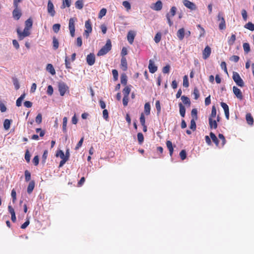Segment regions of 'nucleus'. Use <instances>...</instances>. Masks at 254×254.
Segmentation results:
<instances>
[{
    "label": "nucleus",
    "mask_w": 254,
    "mask_h": 254,
    "mask_svg": "<svg viewBox=\"0 0 254 254\" xmlns=\"http://www.w3.org/2000/svg\"><path fill=\"white\" fill-rule=\"evenodd\" d=\"M112 49V43L110 39L107 40L104 45L97 53V56H102L107 54Z\"/></svg>",
    "instance_id": "obj_1"
},
{
    "label": "nucleus",
    "mask_w": 254,
    "mask_h": 254,
    "mask_svg": "<svg viewBox=\"0 0 254 254\" xmlns=\"http://www.w3.org/2000/svg\"><path fill=\"white\" fill-rule=\"evenodd\" d=\"M17 34L19 40H22L24 38L29 36L30 35V31L28 30L27 28H24L23 31H22L19 28L16 29Z\"/></svg>",
    "instance_id": "obj_2"
},
{
    "label": "nucleus",
    "mask_w": 254,
    "mask_h": 254,
    "mask_svg": "<svg viewBox=\"0 0 254 254\" xmlns=\"http://www.w3.org/2000/svg\"><path fill=\"white\" fill-rule=\"evenodd\" d=\"M85 30L84 32V35H85L86 38H88L90 33L92 32V28L91 26V22L90 19H88L85 21Z\"/></svg>",
    "instance_id": "obj_3"
},
{
    "label": "nucleus",
    "mask_w": 254,
    "mask_h": 254,
    "mask_svg": "<svg viewBox=\"0 0 254 254\" xmlns=\"http://www.w3.org/2000/svg\"><path fill=\"white\" fill-rule=\"evenodd\" d=\"M232 77L237 85L241 87L244 86V82L238 73L234 72Z\"/></svg>",
    "instance_id": "obj_4"
},
{
    "label": "nucleus",
    "mask_w": 254,
    "mask_h": 254,
    "mask_svg": "<svg viewBox=\"0 0 254 254\" xmlns=\"http://www.w3.org/2000/svg\"><path fill=\"white\" fill-rule=\"evenodd\" d=\"M76 20V18H70L69 20L68 28L70 35L72 37L75 35V22Z\"/></svg>",
    "instance_id": "obj_5"
},
{
    "label": "nucleus",
    "mask_w": 254,
    "mask_h": 254,
    "mask_svg": "<svg viewBox=\"0 0 254 254\" xmlns=\"http://www.w3.org/2000/svg\"><path fill=\"white\" fill-rule=\"evenodd\" d=\"M59 91L62 96H64L66 91L68 89V86L64 82L60 83L58 85Z\"/></svg>",
    "instance_id": "obj_6"
},
{
    "label": "nucleus",
    "mask_w": 254,
    "mask_h": 254,
    "mask_svg": "<svg viewBox=\"0 0 254 254\" xmlns=\"http://www.w3.org/2000/svg\"><path fill=\"white\" fill-rule=\"evenodd\" d=\"M47 11L50 15L53 17L55 16L56 11L54 9V6L51 0H49L47 5Z\"/></svg>",
    "instance_id": "obj_7"
},
{
    "label": "nucleus",
    "mask_w": 254,
    "mask_h": 254,
    "mask_svg": "<svg viewBox=\"0 0 254 254\" xmlns=\"http://www.w3.org/2000/svg\"><path fill=\"white\" fill-rule=\"evenodd\" d=\"M183 4L186 7L191 10H195L196 9L195 4L189 0H184Z\"/></svg>",
    "instance_id": "obj_8"
},
{
    "label": "nucleus",
    "mask_w": 254,
    "mask_h": 254,
    "mask_svg": "<svg viewBox=\"0 0 254 254\" xmlns=\"http://www.w3.org/2000/svg\"><path fill=\"white\" fill-rule=\"evenodd\" d=\"M86 62L89 65H92L95 64V56L93 53H90L87 56Z\"/></svg>",
    "instance_id": "obj_9"
},
{
    "label": "nucleus",
    "mask_w": 254,
    "mask_h": 254,
    "mask_svg": "<svg viewBox=\"0 0 254 254\" xmlns=\"http://www.w3.org/2000/svg\"><path fill=\"white\" fill-rule=\"evenodd\" d=\"M233 91L234 94L236 95L237 98L241 100L243 98L242 93L240 89L236 86H233Z\"/></svg>",
    "instance_id": "obj_10"
},
{
    "label": "nucleus",
    "mask_w": 254,
    "mask_h": 254,
    "mask_svg": "<svg viewBox=\"0 0 254 254\" xmlns=\"http://www.w3.org/2000/svg\"><path fill=\"white\" fill-rule=\"evenodd\" d=\"M211 53V48L208 46H206L202 52L203 59H207L210 56Z\"/></svg>",
    "instance_id": "obj_11"
},
{
    "label": "nucleus",
    "mask_w": 254,
    "mask_h": 254,
    "mask_svg": "<svg viewBox=\"0 0 254 254\" xmlns=\"http://www.w3.org/2000/svg\"><path fill=\"white\" fill-rule=\"evenodd\" d=\"M135 36V33L134 31L130 30L128 32L127 35V39L128 43L130 44H132L134 41Z\"/></svg>",
    "instance_id": "obj_12"
},
{
    "label": "nucleus",
    "mask_w": 254,
    "mask_h": 254,
    "mask_svg": "<svg viewBox=\"0 0 254 254\" xmlns=\"http://www.w3.org/2000/svg\"><path fill=\"white\" fill-rule=\"evenodd\" d=\"M162 2L161 0H158L153 5L151 6V8L156 11L161 10L162 8Z\"/></svg>",
    "instance_id": "obj_13"
},
{
    "label": "nucleus",
    "mask_w": 254,
    "mask_h": 254,
    "mask_svg": "<svg viewBox=\"0 0 254 254\" xmlns=\"http://www.w3.org/2000/svg\"><path fill=\"white\" fill-rule=\"evenodd\" d=\"M121 68L124 71L127 69V63L126 57H122L121 61Z\"/></svg>",
    "instance_id": "obj_14"
},
{
    "label": "nucleus",
    "mask_w": 254,
    "mask_h": 254,
    "mask_svg": "<svg viewBox=\"0 0 254 254\" xmlns=\"http://www.w3.org/2000/svg\"><path fill=\"white\" fill-rule=\"evenodd\" d=\"M185 35V30L184 28H180L177 32V36L178 39L182 41L184 38Z\"/></svg>",
    "instance_id": "obj_15"
},
{
    "label": "nucleus",
    "mask_w": 254,
    "mask_h": 254,
    "mask_svg": "<svg viewBox=\"0 0 254 254\" xmlns=\"http://www.w3.org/2000/svg\"><path fill=\"white\" fill-rule=\"evenodd\" d=\"M148 68L150 72L152 73L155 72L157 70V67L154 64L153 62L151 60L149 61Z\"/></svg>",
    "instance_id": "obj_16"
},
{
    "label": "nucleus",
    "mask_w": 254,
    "mask_h": 254,
    "mask_svg": "<svg viewBox=\"0 0 254 254\" xmlns=\"http://www.w3.org/2000/svg\"><path fill=\"white\" fill-rule=\"evenodd\" d=\"M22 13L20 9H14L12 11L13 17L16 19L18 20L21 16Z\"/></svg>",
    "instance_id": "obj_17"
},
{
    "label": "nucleus",
    "mask_w": 254,
    "mask_h": 254,
    "mask_svg": "<svg viewBox=\"0 0 254 254\" xmlns=\"http://www.w3.org/2000/svg\"><path fill=\"white\" fill-rule=\"evenodd\" d=\"M64 155L66 158H65V160L61 161L59 166V168L63 167V165L65 164V163L68 160L70 155L69 149H67L66 150L65 154Z\"/></svg>",
    "instance_id": "obj_18"
},
{
    "label": "nucleus",
    "mask_w": 254,
    "mask_h": 254,
    "mask_svg": "<svg viewBox=\"0 0 254 254\" xmlns=\"http://www.w3.org/2000/svg\"><path fill=\"white\" fill-rule=\"evenodd\" d=\"M209 125L211 129H216L217 127V121L213 120L211 118H209Z\"/></svg>",
    "instance_id": "obj_19"
},
{
    "label": "nucleus",
    "mask_w": 254,
    "mask_h": 254,
    "mask_svg": "<svg viewBox=\"0 0 254 254\" xmlns=\"http://www.w3.org/2000/svg\"><path fill=\"white\" fill-rule=\"evenodd\" d=\"M166 146L169 151L170 155L172 156L174 151L172 142L170 140H167L166 141Z\"/></svg>",
    "instance_id": "obj_20"
},
{
    "label": "nucleus",
    "mask_w": 254,
    "mask_h": 254,
    "mask_svg": "<svg viewBox=\"0 0 254 254\" xmlns=\"http://www.w3.org/2000/svg\"><path fill=\"white\" fill-rule=\"evenodd\" d=\"M246 119L247 123L249 125L252 126V125H253V124H254V119H253V117H252V116L251 115V114L250 113L247 114V115L246 116Z\"/></svg>",
    "instance_id": "obj_21"
},
{
    "label": "nucleus",
    "mask_w": 254,
    "mask_h": 254,
    "mask_svg": "<svg viewBox=\"0 0 254 254\" xmlns=\"http://www.w3.org/2000/svg\"><path fill=\"white\" fill-rule=\"evenodd\" d=\"M84 6L83 0H78L75 2V6L78 9H81Z\"/></svg>",
    "instance_id": "obj_22"
},
{
    "label": "nucleus",
    "mask_w": 254,
    "mask_h": 254,
    "mask_svg": "<svg viewBox=\"0 0 254 254\" xmlns=\"http://www.w3.org/2000/svg\"><path fill=\"white\" fill-rule=\"evenodd\" d=\"M33 24L32 20L31 18L28 19L25 22V28H27L28 30L30 31V29L32 28Z\"/></svg>",
    "instance_id": "obj_23"
},
{
    "label": "nucleus",
    "mask_w": 254,
    "mask_h": 254,
    "mask_svg": "<svg viewBox=\"0 0 254 254\" xmlns=\"http://www.w3.org/2000/svg\"><path fill=\"white\" fill-rule=\"evenodd\" d=\"M46 69L52 75H55L56 74L55 70L53 65L52 64H48L47 65Z\"/></svg>",
    "instance_id": "obj_24"
},
{
    "label": "nucleus",
    "mask_w": 254,
    "mask_h": 254,
    "mask_svg": "<svg viewBox=\"0 0 254 254\" xmlns=\"http://www.w3.org/2000/svg\"><path fill=\"white\" fill-rule=\"evenodd\" d=\"M131 89L129 86H126L123 90L124 97H128Z\"/></svg>",
    "instance_id": "obj_25"
},
{
    "label": "nucleus",
    "mask_w": 254,
    "mask_h": 254,
    "mask_svg": "<svg viewBox=\"0 0 254 254\" xmlns=\"http://www.w3.org/2000/svg\"><path fill=\"white\" fill-rule=\"evenodd\" d=\"M35 187V183L33 181H31L27 187V192L29 194H30L32 191L33 190Z\"/></svg>",
    "instance_id": "obj_26"
},
{
    "label": "nucleus",
    "mask_w": 254,
    "mask_h": 254,
    "mask_svg": "<svg viewBox=\"0 0 254 254\" xmlns=\"http://www.w3.org/2000/svg\"><path fill=\"white\" fill-rule=\"evenodd\" d=\"M179 110H180V115L182 117H185V114H186L185 107L183 106V105L181 103L179 104Z\"/></svg>",
    "instance_id": "obj_27"
},
{
    "label": "nucleus",
    "mask_w": 254,
    "mask_h": 254,
    "mask_svg": "<svg viewBox=\"0 0 254 254\" xmlns=\"http://www.w3.org/2000/svg\"><path fill=\"white\" fill-rule=\"evenodd\" d=\"M71 5V0H63V3L61 8L64 9L66 7H69Z\"/></svg>",
    "instance_id": "obj_28"
},
{
    "label": "nucleus",
    "mask_w": 254,
    "mask_h": 254,
    "mask_svg": "<svg viewBox=\"0 0 254 254\" xmlns=\"http://www.w3.org/2000/svg\"><path fill=\"white\" fill-rule=\"evenodd\" d=\"M25 93H23L20 96V97H19L17 100H16V105L18 107H20L21 106V103H22V101H23V100L25 98Z\"/></svg>",
    "instance_id": "obj_29"
},
{
    "label": "nucleus",
    "mask_w": 254,
    "mask_h": 254,
    "mask_svg": "<svg viewBox=\"0 0 254 254\" xmlns=\"http://www.w3.org/2000/svg\"><path fill=\"white\" fill-rule=\"evenodd\" d=\"M210 136L211 139L212 140V141L215 143L216 145L217 146H218L219 140H218L217 137H216V136L215 135V134L214 133L211 132L210 133Z\"/></svg>",
    "instance_id": "obj_30"
},
{
    "label": "nucleus",
    "mask_w": 254,
    "mask_h": 254,
    "mask_svg": "<svg viewBox=\"0 0 254 254\" xmlns=\"http://www.w3.org/2000/svg\"><path fill=\"white\" fill-rule=\"evenodd\" d=\"M11 120L5 119L3 123V127L5 129L8 130L9 129L11 123Z\"/></svg>",
    "instance_id": "obj_31"
},
{
    "label": "nucleus",
    "mask_w": 254,
    "mask_h": 254,
    "mask_svg": "<svg viewBox=\"0 0 254 254\" xmlns=\"http://www.w3.org/2000/svg\"><path fill=\"white\" fill-rule=\"evenodd\" d=\"M144 113L146 115H149L150 112V104L147 102L144 105Z\"/></svg>",
    "instance_id": "obj_32"
},
{
    "label": "nucleus",
    "mask_w": 254,
    "mask_h": 254,
    "mask_svg": "<svg viewBox=\"0 0 254 254\" xmlns=\"http://www.w3.org/2000/svg\"><path fill=\"white\" fill-rule=\"evenodd\" d=\"M181 100L184 104L188 105L189 106H190V99L188 97L185 96L184 95L182 96L181 97Z\"/></svg>",
    "instance_id": "obj_33"
},
{
    "label": "nucleus",
    "mask_w": 254,
    "mask_h": 254,
    "mask_svg": "<svg viewBox=\"0 0 254 254\" xmlns=\"http://www.w3.org/2000/svg\"><path fill=\"white\" fill-rule=\"evenodd\" d=\"M236 40V35L235 34H232L230 37L229 38L228 40V43L229 45L231 46L233 45Z\"/></svg>",
    "instance_id": "obj_34"
},
{
    "label": "nucleus",
    "mask_w": 254,
    "mask_h": 254,
    "mask_svg": "<svg viewBox=\"0 0 254 254\" xmlns=\"http://www.w3.org/2000/svg\"><path fill=\"white\" fill-rule=\"evenodd\" d=\"M127 76L125 73H123L121 76V82L122 84L126 85L127 84Z\"/></svg>",
    "instance_id": "obj_35"
},
{
    "label": "nucleus",
    "mask_w": 254,
    "mask_h": 254,
    "mask_svg": "<svg viewBox=\"0 0 254 254\" xmlns=\"http://www.w3.org/2000/svg\"><path fill=\"white\" fill-rule=\"evenodd\" d=\"M53 46L55 50L58 49L59 46V41L55 37L53 38Z\"/></svg>",
    "instance_id": "obj_36"
},
{
    "label": "nucleus",
    "mask_w": 254,
    "mask_h": 254,
    "mask_svg": "<svg viewBox=\"0 0 254 254\" xmlns=\"http://www.w3.org/2000/svg\"><path fill=\"white\" fill-rule=\"evenodd\" d=\"M244 27L251 31H254V24L252 23L251 22H249L245 24Z\"/></svg>",
    "instance_id": "obj_37"
},
{
    "label": "nucleus",
    "mask_w": 254,
    "mask_h": 254,
    "mask_svg": "<svg viewBox=\"0 0 254 254\" xmlns=\"http://www.w3.org/2000/svg\"><path fill=\"white\" fill-rule=\"evenodd\" d=\"M161 33L160 32H158L155 35L154 40L156 43H158L160 42L161 40Z\"/></svg>",
    "instance_id": "obj_38"
},
{
    "label": "nucleus",
    "mask_w": 254,
    "mask_h": 254,
    "mask_svg": "<svg viewBox=\"0 0 254 254\" xmlns=\"http://www.w3.org/2000/svg\"><path fill=\"white\" fill-rule=\"evenodd\" d=\"M56 156L57 157L60 156V158L62 159V160H65V158H66L64 152L61 150H60L57 152Z\"/></svg>",
    "instance_id": "obj_39"
},
{
    "label": "nucleus",
    "mask_w": 254,
    "mask_h": 254,
    "mask_svg": "<svg viewBox=\"0 0 254 254\" xmlns=\"http://www.w3.org/2000/svg\"><path fill=\"white\" fill-rule=\"evenodd\" d=\"M67 122V118L66 117H64L63 118V130L64 132H66V125Z\"/></svg>",
    "instance_id": "obj_40"
},
{
    "label": "nucleus",
    "mask_w": 254,
    "mask_h": 254,
    "mask_svg": "<svg viewBox=\"0 0 254 254\" xmlns=\"http://www.w3.org/2000/svg\"><path fill=\"white\" fill-rule=\"evenodd\" d=\"M243 48L246 53H248L250 51V46L249 43H245L243 44Z\"/></svg>",
    "instance_id": "obj_41"
},
{
    "label": "nucleus",
    "mask_w": 254,
    "mask_h": 254,
    "mask_svg": "<svg viewBox=\"0 0 254 254\" xmlns=\"http://www.w3.org/2000/svg\"><path fill=\"white\" fill-rule=\"evenodd\" d=\"M183 86L185 87H188L189 86V82L187 75H185L183 77Z\"/></svg>",
    "instance_id": "obj_42"
},
{
    "label": "nucleus",
    "mask_w": 254,
    "mask_h": 254,
    "mask_svg": "<svg viewBox=\"0 0 254 254\" xmlns=\"http://www.w3.org/2000/svg\"><path fill=\"white\" fill-rule=\"evenodd\" d=\"M137 139L140 144H142L144 140L143 135L142 133L139 132L137 133Z\"/></svg>",
    "instance_id": "obj_43"
},
{
    "label": "nucleus",
    "mask_w": 254,
    "mask_h": 254,
    "mask_svg": "<svg viewBox=\"0 0 254 254\" xmlns=\"http://www.w3.org/2000/svg\"><path fill=\"white\" fill-rule=\"evenodd\" d=\"M216 116V109L215 106H213L212 107L211 113L209 118H211V119L214 118Z\"/></svg>",
    "instance_id": "obj_44"
},
{
    "label": "nucleus",
    "mask_w": 254,
    "mask_h": 254,
    "mask_svg": "<svg viewBox=\"0 0 254 254\" xmlns=\"http://www.w3.org/2000/svg\"><path fill=\"white\" fill-rule=\"evenodd\" d=\"M61 28V25L60 24H55L53 26V30L54 32L57 33L59 31Z\"/></svg>",
    "instance_id": "obj_45"
},
{
    "label": "nucleus",
    "mask_w": 254,
    "mask_h": 254,
    "mask_svg": "<svg viewBox=\"0 0 254 254\" xmlns=\"http://www.w3.org/2000/svg\"><path fill=\"white\" fill-rule=\"evenodd\" d=\"M193 94L194 96V98L197 100L199 97V90L197 88H194L193 92Z\"/></svg>",
    "instance_id": "obj_46"
},
{
    "label": "nucleus",
    "mask_w": 254,
    "mask_h": 254,
    "mask_svg": "<svg viewBox=\"0 0 254 254\" xmlns=\"http://www.w3.org/2000/svg\"><path fill=\"white\" fill-rule=\"evenodd\" d=\"M219 28L220 30H224L226 28V24L224 19H222V20H221V22L219 25Z\"/></svg>",
    "instance_id": "obj_47"
},
{
    "label": "nucleus",
    "mask_w": 254,
    "mask_h": 254,
    "mask_svg": "<svg viewBox=\"0 0 254 254\" xmlns=\"http://www.w3.org/2000/svg\"><path fill=\"white\" fill-rule=\"evenodd\" d=\"M24 174H25V181L26 182L29 181L31 179L30 173L28 170H26L24 172Z\"/></svg>",
    "instance_id": "obj_48"
},
{
    "label": "nucleus",
    "mask_w": 254,
    "mask_h": 254,
    "mask_svg": "<svg viewBox=\"0 0 254 254\" xmlns=\"http://www.w3.org/2000/svg\"><path fill=\"white\" fill-rule=\"evenodd\" d=\"M177 8L175 6H172L170 9V17H173L176 13Z\"/></svg>",
    "instance_id": "obj_49"
},
{
    "label": "nucleus",
    "mask_w": 254,
    "mask_h": 254,
    "mask_svg": "<svg viewBox=\"0 0 254 254\" xmlns=\"http://www.w3.org/2000/svg\"><path fill=\"white\" fill-rule=\"evenodd\" d=\"M180 156L182 160H185L187 157V153L185 150H182L180 153Z\"/></svg>",
    "instance_id": "obj_50"
},
{
    "label": "nucleus",
    "mask_w": 254,
    "mask_h": 254,
    "mask_svg": "<svg viewBox=\"0 0 254 254\" xmlns=\"http://www.w3.org/2000/svg\"><path fill=\"white\" fill-rule=\"evenodd\" d=\"M107 10L106 8H102L100 10L98 17L99 18H102L103 16H105L106 14Z\"/></svg>",
    "instance_id": "obj_51"
},
{
    "label": "nucleus",
    "mask_w": 254,
    "mask_h": 254,
    "mask_svg": "<svg viewBox=\"0 0 254 254\" xmlns=\"http://www.w3.org/2000/svg\"><path fill=\"white\" fill-rule=\"evenodd\" d=\"M221 106L224 109V113L229 112V107L226 103L224 102H221Z\"/></svg>",
    "instance_id": "obj_52"
},
{
    "label": "nucleus",
    "mask_w": 254,
    "mask_h": 254,
    "mask_svg": "<svg viewBox=\"0 0 254 254\" xmlns=\"http://www.w3.org/2000/svg\"><path fill=\"white\" fill-rule=\"evenodd\" d=\"M42 116L41 114H38L37 116L36 117L35 119V122L38 124H40L42 123Z\"/></svg>",
    "instance_id": "obj_53"
},
{
    "label": "nucleus",
    "mask_w": 254,
    "mask_h": 254,
    "mask_svg": "<svg viewBox=\"0 0 254 254\" xmlns=\"http://www.w3.org/2000/svg\"><path fill=\"white\" fill-rule=\"evenodd\" d=\"M65 65L66 68H71L70 63L69 61V59L67 56H66L65 58Z\"/></svg>",
    "instance_id": "obj_54"
},
{
    "label": "nucleus",
    "mask_w": 254,
    "mask_h": 254,
    "mask_svg": "<svg viewBox=\"0 0 254 254\" xmlns=\"http://www.w3.org/2000/svg\"><path fill=\"white\" fill-rule=\"evenodd\" d=\"M11 197L12 198L13 203H15L16 200V192L14 189H13L11 191Z\"/></svg>",
    "instance_id": "obj_55"
},
{
    "label": "nucleus",
    "mask_w": 254,
    "mask_h": 254,
    "mask_svg": "<svg viewBox=\"0 0 254 254\" xmlns=\"http://www.w3.org/2000/svg\"><path fill=\"white\" fill-rule=\"evenodd\" d=\"M123 6L127 8V9L129 10L131 8V6L130 3L127 1H124L123 2Z\"/></svg>",
    "instance_id": "obj_56"
},
{
    "label": "nucleus",
    "mask_w": 254,
    "mask_h": 254,
    "mask_svg": "<svg viewBox=\"0 0 254 254\" xmlns=\"http://www.w3.org/2000/svg\"><path fill=\"white\" fill-rule=\"evenodd\" d=\"M112 74L113 75V78L114 80L116 81L118 79V72L117 70L116 69H113L112 70Z\"/></svg>",
    "instance_id": "obj_57"
},
{
    "label": "nucleus",
    "mask_w": 254,
    "mask_h": 254,
    "mask_svg": "<svg viewBox=\"0 0 254 254\" xmlns=\"http://www.w3.org/2000/svg\"><path fill=\"white\" fill-rule=\"evenodd\" d=\"M190 128L192 130L196 129V124L194 119H192L190 121Z\"/></svg>",
    "instance_id": "obj_58"
},
{
    "label": "nucleus",
    "mask_w": 254,
    "mask_h": 254,
    "mask_svg": "<svg viewBox=\"0 0 254 254\" xmlns=\"http://www.w3.org/2000/svg\"><path fill=\"white\" fill-rule=\"evenodd\" d=\"M140 122L142 126H144V125H145V119L144 115L143 113L141 114L140 117Z\"/></svg>",
    "instance_id": "obj_59"
},
{
    "label": "nucleus",
    "mask_w": 254,
    "mask_h": 254,
    "mask_svg": "<svg viewBox=\"0 0 254 254\" xmlns=\"http://www.w3.org/2000/svg\"><path fill=\"white\" fill-rule=\"evenodd\" d=\"M218 137L222 141V145L223 146L226 143V139L224 136L222 134L219 133Z\"/></svg>",
    "instance_id": "obj_60"
},
{
    "label": "nucleus",
    "mask_w": 254,
    "mask_h": 254,
    "mask_svg": "<svg viewBox=\"0 0 254 254\" xmlns=\"http://www.w3.org/2000/svg\"><path fill=\"white\" fill-rule=\"evenodd\" d=\"M30 154L28 150H27L25 154V159L27 162L29 163L30 161Z\"/></svg>",
    "instance_id": "obj_61"
},
{
    "label": "nucleus",
    "mask_w": 254,
    "mask_h": 254,
    "mask_svg": "<svg viewBox=\"0 0 254 254\" xmlns=\"http://www.w3.org/2000/svg\"><path fill=\"white\" fill-rule=\"evenodd\" d=\"M53 88L52 85H49L48 86L47 93L49 95H52L53 93Z\"/></svg>",
    "instance_id": "obj_62"
},
{
    "label": "nucleus",
    "mask_w": 254,
    "mask_h": 254,
    "mask_svg": "<svg viewBox=\"0 0 254 254\" xmlns=\"http://www.w3.org/2000/svg\"><path fill=\"white\" fill-rule=\"evenodd\" d=\"M170 66L169 64H168L163 67L162 71L164 73H168L170 71Z\"/></svg>",
    "instance_id": "obj_63"
},
{
    "label": "nucleus",
    "mask_w": 254,
    "mask_h": 254,
    "mask_svg": "<svg viewBox=\"0 0 254 254\" xmlns=\"http://www.w3.org/2000/svg\"><path fill=\"white\" fill-rule=\"evenodd\" d=\"M240 59V58L238 56L233 55L232 57H230V60L231 61H233L235 63H237L239 61Z\"/></svg>",
    "instance_id": "obj_64"
}]
</instances>
